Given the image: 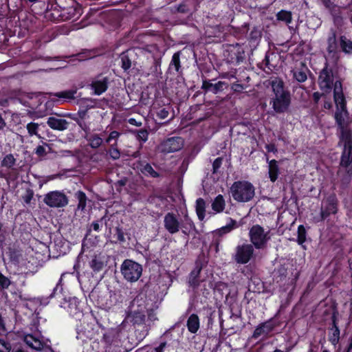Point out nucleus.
I'll list each match as a JSON object with an SVG mask.
<instances>
[{"label": "nucleus", "instance_id": "1", "mask_svg": "<svg viewBox=\"0 0 352 352\" xmlns=\"http://www.w3.org/2000/svg\"><path fill=\"white\" fill-rule=\"evenodd\" d=\"M334 100L337 110L335 119L341 129V141L344 142V151L342 155L340 166L345 168L349 176L352 175V135L346 130L350 123L349 113L346 109L345 99L342 93V85L340 81L334 84Z\"/></svg>", "mask_w": 352, "mask_h": 352}, {"label": "nucleus", "instance_id": "2", "mask_svg": "<svg viewBox=\"0 0 352 352\" xmlns=\"http://www.w3.org/2000/svg\"><path fill=\"white\" fill-rule=\"evenodd\" d=\"M270 83L274 92V96L270 101L273 109L279 113L286 111L290 104L291 98L289 93L284 89L283 80L276 77L272 78Z\"/></svg>", "mask_w": 352, "mask_h": 352}, {"label": "nucleus", "instance_id": "3", "mask_svg": "<svg viewBox=\"0 0 352 352\" xmlns=\"http://www.w3.org/2000/svg\"><path fill=\"white\" fill-rule=\"evenodd\" d=\"M230 193L235 201L248 202L254 197L255 188L249 182L238 181L232 184Z\"/></svg>", "mask_w": 352, "mask_h": 352}, {"label": "nucleus", "instance_id": "4", "mask_svg": "<svg viewBox=\"0 0 352 352\" xmlns=\"http://www.w3.org/2000/svg\"><path fill=\"white\" fill-rule=\"evenodd\" d=\"M165 229L171 234H175L182 229V232L187 234L192 228L193 223L186 215L182 222H180L177 216L173 212L167 213L164 218Z\"/></svg>", "mask_w": 352, "mask_h": 352}, {"label": "nucleus", "instance_id": "5", "mask_svg": "<svg viewBox=\"0 0 352 352\" xmlns=\"http://www.w3.org/2000/svg\"><path fill=\"white\" fill-rule=\"evenodd\" d=\"M148 309L142 298H135L131 305V310L126 320H129L133 324L141 325L145 323L148 315Z\"/></svg>", "mask_w": 352, "mask_h": 352}, {"label": "nucleus", "instance_id": "6", "mask_svg": "<svg viewBox=\"0 0 352 352\" xmlns=\"http://www.w3.org/2000/svg\"><path fill=\"white\" fill-rule=\"evenodd\" d=\"M129 324L126 320L118 326L108 329L103 335L104 341L109 344L118 346L127 336Z\"/></svg>", "mask_w": 352, "mask_h": 352}, {"label": "nucleus", "instance_id": "7", "mask_svg": "<svg viewBox=\"0 0 352 352\" xmlns=\"http://www.w3.org/2000/svg\"><path fill=\"white\" fill-rule=\"evenodd\" d=\"M250 239L257 249H263L270 239V231L265 230L259 225L253 226L249 232Z\"/></svg>", "mask_w": 352, "mask_h": 352}, {"label": "nucleus", "instance_id": "8", "mask_svg": "<svg viewBox=\"0 0 352 352\" xmlns=\"http://www.w3.org/2000/svg\"><path fill=\"white\" fill-rule=\"evenodd\" d=\"M121 272L126 280L135 282L142 275V267L136 262L126 260L122 264Z\"/></svg>", "mask_w": 352, "mask_h": 352}, {"label": "nucleus", "instance_id": "9", "mask_svg": "<svg viewBox=\"0 0 352 352\" xmlns=\"http://www.w3.org/2000/svg\"><path fill=\"white\" fill-rule=\"evenodd\" d=\"M43 201L51 208H63L68 204V198L64 192L54 190L46 194Z\"/></svg>", "mask_w": 352, "mask_h": 352}, {"label": "nucleus", "instance_id": "10", "mask_svg": "<svg viewBox=\"0 0 352 352\" xmlns=\"http://www.w3.org/2000/svg\"><path fill=\"white\" fill-rule=\"evenodd\" d=\"M254 254V247L251 244L244 243L236 248L234 261L239 264L248 263Z\"/></svg>", "mask_w": 352, "mask_h": 352}, {"label": "nucleus", "instance_id": "11", "mask_svg": "<svg viewBox=\"0 0 352 352\" xmlns=\"http://www.w3.org/2000/svg\"><path fill=\"white\" fill-rule=\"evenodd\" d=\"M184 146V140L181 137H172L162 142L158 146L162 153H170L181 150Z\"/></svg>", "mask_w": 352, "mask_h": 352}, {"label": "nucleus", "instance_id": "12", "mask_svg": "<svg viewBox=\"0 0 352 352\" xmlns=\"http://www.w3.org/2000/svg\"><path fill=\"white\" fill-rule=\"evenodd\" d=\"M109 79L107 77L99 76L95 78L90 85L94 93L100 96L103 94L108 88Z\"/></svg>", "mask_w": 352, "mask_h": 352}, {"label": "nucleus", "instance_id": "13", "mask_svg": "<svg viewBox=\"0 0 352 352\" xmlns=\"http://www.w3.org/2000/svg\"><path fill=\"white\" fill-rule=\"evenodd\" d=\"M318 82L321 89L326 92L330 90L333 84L331 72L327 68H324L320 74Z\"/></svg>", "mask_w": 352, "mask_h": 352}, {"label": "nucleus", "instance_id": "14", "mask_svg": "<svg viewBox=\"0 0 352 352\" xmlns=\"http://www.w3.org/2000/svg\"><path fill=\"white\" fill-rule=\"evenodd\" d=\"M24 342L33 349L39 351L43 348L44 342L39 333L27 334L24 336Z\"/></svg>", "mask_w": 352, "mask_h": 352}, {"label": "nucleus", "instance_id": "15", "mask_svg": "<svg viewBox=\"0 0 352 352\" xmlns=\"http://www.w3.org/2000/svg\"><path fill=\"white\" fill-rule=\"evenodd\" d=\"M47 125L54 130L65 131L68 128L69 122L65 119L50 117L47 121Z\"/></svg>", "mask_w": 352, "mask_h": 352}, {"label": "nucleus", "instance_id": "16", "mask_svg": "<svg viewBox=\"0 0 352 352\" xmlns=\"http://www.w3.org/2000/svg\"><path fill=\"white\" fill-rule=\"evenodd\" d=\"M107 265L106 256L104 254H99L95 255L90 262V267L94 272L101 271Z\"/></svg>", "mask_w": 352, "mask_h": 352}, {"label": "nucleus", "instance_id": "17", "mask_svg": "<svg viewBox=\"0 0 352 352\" xmlns=\"http://www.w3.org/2000/svg\"><path fill=\"white\" fill-rule=\"evenodd\" d=\"M274 328V324L270 322H265L257 327L253 333V337L258 338L261 336L268 335Z\"/></svg>", "mask_w": 352, "mask_h": 352}, {"label": "nucleus", "instance_id": "18", "mask_svg": "<svg viewBox=\"0 0 352 352\" xmlns=\"http://www.w3.org/2000/svg\"><path fill=\"white\" fill-rule=\"evenodd\" d=\"M333 327L330 329V333L329 336V340L332 344L336 346L340 339V329L336 324V318L335 315L332 317Z\"/></svg>", "mask_w": 352, "mask_h": 352}, {"label": "nucleus", "instance_id": "19", "mask_svg": "<svg viewBox=\"0 0 352 352\" xmlns=\"http://www.w3.org/2000/svg\"><path fill=\"white\" fill-rule=\"evenodd\" d=\"M267 161L268 162L269 177L272 182H274L277 179L279 174V167L278 162L275 160L269 161L268 159H267Z\"/></svg>", "mask_w": 352, "mask_h": 352}, {"label": "nucleus", "instance_id": "20", "mask_svg": "<svg viewBox=\"0 0 352 352\" xmlns=\"http://www.w3.org/2000/svg\"><path fill=\"white\" fill-rule=\"evenodd\" d=\"M188 330L192 333H196L200 327L199 319L197 315L191 314L187 320Z\"/></svg>", "mask_w": 352, "mask_h": 352}, {"label": "nucleus", "instance_id": "21", "mask_svg": "<svg viewBox=\"0 0 352 352\" xmlns=\"http://www.w3.org/2000/svg\"><path fill=\"white\" fill-rule=\"evenodd\" d=\"M67 311L70 315L75 316L80 314L79 301L76 298H70L69 300Z\"/></svg>", "mask_w": 352, "mask_h": 352}, {"label": "nucleus", "instance_id": "22", "mask_svg": "<svg viewBox=\"0 0 352 352\" xmlns=\"http://www.w3.org/2000/svg\"><path fill=\"white\" fill-rule=\"evenodd\" d=\"M225 206V200L221 195H219L212 203V208L215 213L221 212L224 210Z\"/></svg>", "mask_w": 352, "mask_h": 352}, {"label": "nucleus", "instance_id": "23", "mask_svg": "<svg viewBox=\"0 0 352 352\" xmlns=\"http://www.w3.org/2000/svg\"><path fill=\"white\" fill-rule=\"evenodd\" d=\"M340 45L342 50L348 54H352V41L346 38L345 36H342L340 38Z\"/></svg>", "mask_w": 352, "mask_h": 352}, {"label": "nucleus", "instance_id": "24", "mask_svg": "<svg viewBox=\"0 0 352 352\" xmlns=\"http://www.w3.org/2000/svg\"><path fill=\"white\" fill-rule=\"evenodd\" d=\"M307 69L303 66L301 68L296 69L293 72V77L298 82H303L307 78Z\"/></svg>", "mask_w": 352, "mask_h": 352}, {"label": "nucleus", "instance_id": "25", "mask_svg": "<svg viewBox=\"0 0 352 352\" xmlns=\"http://www.w3.org/2000/svg\"><path fill=\"white\" fill-rule=\"evenodd\" d=\"M76 94V90L69 89L54 94V96L63 99L64 101H69L74 98V95Z\"/></svg>", "mask_w": 352, "mask_h": 352}, {"label": "nucleus", "instance_id": "26", "mask_svg": "<svg viewBox=\"0 0 352 352\" xmlns=\"http://www.w3.org/2000/svg\"><path fill=\"white\" fill-rule=\"evenodd\" d=\"M206 204L203 199L199 198L196 201V212L199 220H203L205 217Z\"/></svg>", "mask_w": 352, "mask_h": 352}, {"label": "nucleus", "instance_id": "27", "mask_svg": "<svg viewBox=\"0 0 352 352\" xmlns=\"http://www.w3.org/2000/svg\"><path fill=\"white\" fill-rule=\"evenodd\" d=\"M327 51L329 53L335 52L337 49V42H336V34L333 30H331V34L329 35L327 40Z\"/></svg>", "mask_w": 352, "mask_h": 352}, {"label": "nucleus", "instance_id": "28", "mask_svg": "<svg viewBox=\"0 0 352 352\" xmlns=\"http://www.w3.org/2000/svg\"><path fill=\"white\" fill-rule=\"evenodd\" d=\"M180 54L179 52H176L173 55L172 60L169 65V69H175V72H178L180 69Z\"/></svg>", "mask_w": 352, "mask_h": 352}, {"label": "nucleus", "instance_id": "29", "mask_svg": "<svg viewBox=\"0 0 352 352\" xmlns=\"http://www.w3.org/2000/svg\"><path fill=\"white\" fill-rule=\"evenodd\" d=\"M277 19L285 22L287 24H289L292 22V13L286 10H280L276 14Z\"/></svg>", "mask_w": 352, "mask_h": 352}, {"label": "nucleus", "instance_id": "30", "mask_svg": "<svg viewBox=\"0 0 352 352\" xmlns=\"http://www.w3.org/2000/svg\"><path fill=\"white\" fill-rule=\"evenodd\" d=\"M76 197L78 200V210H84L86 207V201H87V197L85 192L82 191H78L76 193Z\"/></svg>", "mask_w": 352, "mask_h": 352}, {"label": "nucleus", "instance_id": "31", "mask_svg": "<svg viewBox=\"0 0 352 352\" xmlns=\"http://www.w3.org/2000/svg\"><path fill=\"white\" fill-rule=\"evenodd\" d=\"M15 162L16 159L14 156L12 154H8L3 157L1 162V166L8 168H11L15 164Z\"/></svg>", "mask_w": 352, "mask_h": 352}, {"label": "nucleus", "instance_id": "32", "mask_svg": "<svg viewBox=\"0 0 352 352\" xmlns=\"http://www.w3.org/2000/svg\"><path fill=\"white\" fill-rule=\"evenodd\" d=\"M89 142L91 148H96L102 144L103 140L98 134H94L89 138Z\"/></svg>", "mask_w": 352, "mask_h": 352}, {"label": "nucleus", "instance_id": "33", "mask_svg": "<svg viewBox=\"0 0 352 352\" xmlns=\"http://www.w3.org/2000/svg\"><path fill=\"white\" fill-rule=\"evenodd\" d=\"M140 170L142 173L150 175L153 177H157L158 174L154 170L153 167L149 164H146L142 166Z\"/></svg>", "mask_w": 352, "mask_h": 352}, {"label": "nucleus", "instance_id": "34", "mask_svg": "<svg viewBox=\"0 0 352 352\" xmlns=\"http://www.w3.org/2000/svg\"><path fill=\"white\" fill-rule=\"evenodd\" d=\"M38 124L35 122H30L27 124V130L30 136L36 135L38 138H41V135L38 134Z\"/></svg>", "mask_w": 352, "mask_h": 352}, {"label": "nucleus", "instance_id": "35", "mask_svg": "<svg viewBox=\"0 0 352 352\" xmlns=\"http://www.w3.org/2000/svg\"><path fill=\"white\" fill-rule=\"evenodd\" d=\"M306 241V230L302 225L298 228L297 242L299 245H302Z\"/></svg>", "mask_w": 352, "mask_h": 352}, {"label": "nucleus", "instance_id": "36", "mask_svg": "<svg viewBox=\"0 0 352 352\" xmlns=\"http://www.w3.org/2000/svg\"><path fill=\"white\" fill-rule=\"evenodd\" d=\"M336 210H337L336 204L334 202V200L333 199L329 203V207L327 208V211H322L321 212V214H322V219L325 218L326 217H327L330 214L336 213Z\"/></svg>", "mask_w": 352, "mask_h": 352}, {"label": "nucleus", "instance_id": "37", "mask_svg": "<svg viewBox=\"0 0 352 352\" xmlns=\"http://www.w3.org/2000/svg\"><path fill=\"white\" fill-rule=\"evenodd\" d=\"M235 228H236V222L234 220H231L230 223L226 225V226L222 227L219 230V232L220 233V234H226L230 232Z\"/></svg>", "mask_w": 352, "mask_h": 352}, {"label": "nucleus", "instance_id": "38", "mask_svg": "<svg viewBox=\"0 0 352 352\" xmlns=\"http://www.w3.org/2000/svg\"><path fill=\"white\" fill-rule=\"evenodd\" d=\"M109 154L113 160H118L120 157V152L117 148L116 144L111 146L109 150Z\"/></svg>", "mask_w": 352, "mask_h": 352}, {"label": "nucleus", "instance_id": "39", "mask_svg": "<svg viewBox=\"0 0 352 352\" xmlns=\"http://www.w3.org/2000/svg\"><path fill=\"white\" fill-rule=\"evenodd\" d=\"M121 61H122V67L124 70H126L131 67V60L129 58V57L126 55H125V54L122 55Z\"/></svg>", "mask_w": 352, "mask_h": 352}, {"label": "nucleus", "instance_id": "40", "mask_svg": "<svg viewBox=\"0 0 352 352\" xmlns=\"http://www.w3.org/2000/svg\"><path fill=\"white\" fill-rule=\"evenodd\" d=\"M138 139L145 142L147 141L148 138V132L146 129H141L138 131L137 135Z\"/></svg>", "mask_w": 352, "mask_h": 352}, {"label": "nucleus", "instance_id": "41", "mask_svg": "<svg viewBox=\"0 0 352 352\" xmlns=\"http://www.w3.org/2000/svg\"><path fill=\"white\" fill-rule=\"evenodd\" d=\"M224 85V82H218L215 84L210 85V88L212 89V92L214 94H217V92L223 90V87Z\"/></svg>", "mask_w": 352, "mask_h": 352}, {"label": "nucleus", "instance_id": "42", "mask_svg": "<svg viewBox=\"0 0 352 352\" xmlns=\"http://www.w3.org/2000/svg\"><path fill=\"white\" fill-rule=\"evenodd\" d=\"M11 346L8 342L0 339V352H10Z\"/></svg>", "mask_w": 352, "mask_h": 352}, {"label": "nucleus", "instance_id": "43", "mask_svg": "<svg viewBox=\"0 0 352 352\" xmlns=\"http://www.w3.org/2000/svg\"><path fill=\"white\" fill-rule=\"evenodd\" d=\"M10 280L3 274H0V286L3 289H6L10 286Z\"/></svg>", "mask_w": 352, "mask_h": 352}, {"label": "nucleus", "instance_id": "44", "mask_svg": "<svg viewBox=\"0 0 352 352\" xmlns=\"http://www.w3.org/2000/svg\"><path fill=\"white\" fill-rule=\"evenodd\" d=\"M120 135V133L116 131H111L109 137L106 140L107 143H109L113 140H117Z\"/></svg>", "mask_w": 352, "mask_h": 352}, {"label": "nucleus", "instance_id": "45", "mask_svg": "<svg viewBox=\"0 0 352 352\" xmlns=\"http://www.w3.org/2000/svg\"><path fill=\"white\" fill-rule=\"evenodd\" d=\"M200 272V269L198 270L197 271H193L191 272V274H190V283L193 285V286H196L197 284V281L195 280V278L198 276V274H199Z\"/></svg>", "mask_w": 352, "mask_h": 352}, {"label": "nucleus", "instance_id": "46", "mask_svg": "<svg viewBox=\"0 0 352 352\" xmlns=\"http://www.w3.org/2000/svg\"><path fill=\"white\" fill-rule=\"evenodd\" d=\"M222 163V159L221 157L217 158L213 164H212V168H213V172L216 173L217 170L220 168Z\"/></svg>", "mask_w": 352, "mask_h": 352}, {"label": "nucleus", "instance_id": "47", "mask_svg": "<svg viewBox=\"0 0 352 352\" xmlns=\"http://www.w3.org/2000/svg\"><path fill=\"white\" fill-rule=\"evenodd\" d=\"M116 232L118 240L120 241H124L125 239L122 230L120 228L117 227L116 228Z\"/></svg>", "mask_w": 352, "mask_h": 352}, {"label": "nucleus", "instance_id": "48", "mask_svg": "<svg viewBox=\"0 0 352 352\" xmlns=\"http://www.w3.org/2000/svg\"><path fill=\"white\" fill-rule=\"evenodd\" d=\"M168 111L167 110H166L165 109H162L157 112V116L160 119H165L168 117Z\"/></svg>", "mask_w": 352, "mask_h": 352}, {"label": "nucleus", "instance_id": "49", "mask_svg": "<svg viewBox=\"0 0 352 352\" xmlns=\"http://www.w3.org/2000/svg\"><path fill=\"white\" fill-rule=\"evenodd\" d=\"M36 153L39 156H43L45 154V149L43 146H38L36 148Z\"/></svg>", "mask_w": 352, "mask_h": 352}, {"label": "nucleus", "instance_id": "50", "mask_svg": "<svg viewBox=\"0 0 352 352\" xmlns=\"http://www.w3.org/2000/svg\"><path fill=\"white\" fill-rule=\"evenodd\" d=\"M265 148L267 151V152L276 153L277 151V148H276V146L274 144H267L265 146Z\"/></svg>", "mask_w": 352, "mask_h": 352}, {"label": "nucleus", "instance_id": "51", "mask_svg": "<svg viewBox=\"0 0 352 352\" xmlns=\"http://www.w3.org/2000/svg\"><path fill=\"white\" fill-rule=\"evenodd\" d=\"M232 89L234 91H241L243 89V87L242 85L241 84H238V83H234L232 84Z\"/></svg>", "mask_w": 352, "mask_h": 352}, {"label": "nucleus", "instance_id": "52", "mask_svg": "<svg viewBox=\"0 0 352 352\" xmlns=\"http://www.w3.org/2000/svg\"><path fill=\"white\" fill-rule=\"evenodd\" d=\"M166 343L162 342L155 349V352H164V349L166 347Z\"/></svg>", "mask_w": 352, "mask_h": 352}, {"label": "nucleus", "instance_id": "53", "mask_svg": "<svg viewBox=\"0 0 352 352\" xmlns=\"http://www.w3.org/2000/svg\"><path fill=\"white\" fill-rule=\"evenodd\" d=\"M128 122L129 124L134 126H140L142 125V123L140 122H138L135 118H129Z\"/></svg>", "mask_w": 352, "mask_h": 352}, {"label": "nucleus", "instance_id": "54", "mask_svg": "<svg viewBox=\"0 0 352 352\" xmlns=\"http://www.w3.org/2000/svg\"><path fill=\"white\" fill-rule=\"evenodd\" d=\"M212 83L210 82H206V81H204L203 82V85H202V88L206 89V91H212V89L210 88V85H212Z\"/></svg>", "mask_w": 352, "mask_h": 352}, {"label": "nucleus", "instance_id": "55", "mask_svg": "<svg viewBox=\"0 0 352 352\" xmlns=\"http://www.w3.org/2000/svg\"><path fill=\"white\" fill-rule=\"evenodd\" d=\"M91 226L96 232H98L100 230V224L98 221H94L92 223Z\"/></svg>", "mask_w": 352, "mask_h": 352}, {"label": "nucleus", "instance_id": "56", "mask_svg": "<svg viewBox=\"0 0 352 352\" xmlns=\"http://www.w3.org/2000/svg\"><path fill=\"white\" fill-rule=\"evenodd\" d=\"M6 122L0 114V131L5 128Z\"/></svg>", "mask_w": 352, "mask_h": 352}, {"label": "nucleus", "instance_id": "57", "mask_svg": "<svg viewBox=\"0 0 352 352\" xmlns=\"http://www.w3.org/2000/svg\"><path fill=\"white\" fill-rule=\"evenodd\" d=\"M32 198V195L29 194L24 197V201L26 204H29Z\"/></svg>", "mask_w": 352, "mask_h": 352}, {"label": "nucleus", "instance_id": "58", "mask_svg": "<svg viewBox=\"0 0 352 352\" xmlns=\"http://www.w3.org/2000/svg\"><path fill=\"white\" fill-rule=\"evenodd\" d=\"M324 107L325 109H330L331 107V104L329 102H325L324 104Z\"/></svg>", "mask_w": 352, "mask_h": 352}, {"label": "nucleus", "instance_id": "59", "mask_svg": "<svg viewBox=\"0 0 352 352\" xmlns=\"http://www.w3.org/2000/svg\"><path fill=\"white\" fill-rule=\"evenodd\" d=\"M78 124L83 130L85 131L87 129L85 124H83L82 122H78Z\"/></svg>", "mask_w": 352, "mask_h": 352}, {"label": "nucleus", "instance_id": "60", "mask_svg": "<svg viewBox=\"0 0 352 352\" xmlns=\"http://www.w3.org/2000/svg\"><path fill=\"white\" fill-rule=\"evenodd\" d=\"M58 287H59V284H57L56 287L54 289V292L53 294H51V296L52 297L54 296V294L58 290Z\"/></svg>", "mask_w": 352, "mask_h": 352}, {"label": "nucleus", "instance_id": "61", "mask_svg": "<svg viewBox=\"0 0 352 352\" xmlns=\"http://www.w3.org/2000/svg\"><path fill=\"white\" fill-rule=\"evenodd\" d=\"M352 349V340L350 342L349 346L348 347V352H349Z\"/></svg>", "mask_w": 352, "mask_h": 352}, {"label": "nucleus", "instance_id": "62", "mask_svg": "<svg viewBox=\"0 0 352 352\" xmlns=\"http://www.w3.org/2000/svg\"><path fill=\"white\" fill-rule=\"evenodd\" d=\"M324 3L327 5V3L329 2V0H322Z\"/></svg>", "mask_w": 352, "mask_h": 352}, {"label": "nucleus", "instance_id": "63", "mask_svg": "<svg viewBox=\"0 0 352 352\" xmlns=\"http://www.w3.org/2000/svg\"><path fill=\"white\" fill-rule=\"evenodd\" d=\"M28 1L31 3H35V2L38 1V0H28Z\"/></svg>", "mask_w": 352, "mask_h": 352}, {"label": "nucleus", "instance_id": "64", "mask_svg": "<svg viewBox=\"0 0 352 352\" xmlns=\"http://www.w3.org/2000/svg\"><path fill=\"white\" fill-rule=\"evenodd\" d=\"M274 352H283L280 349H276Z\"/></svg>", "mask_w": 352, "mask_h": 352}]
</instances>
